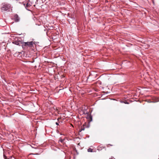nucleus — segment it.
I'll use <instances>...</instances> for the list:
<instances>
[{
	"mask_svg": "<svg viewBox=\"0 0 159 159\" xmlns=\"http://www.w3.org/2000/svg\"><path fill=\"white\" fill-rule=\"evenodd\" d=\"M2 5L1 10L2 12L10 11L11 9V5L10 4L4 3L2 4Z\"/></svg>",
	"mask_w": 159,
	"mask_h": 159,
	"instance_id": "nucleus-1",
	"label": "nucleus"
},
{
	"mask_svg": "<svg viewBox=\"0 0 159 159\" xmlns=\"http://www.w3.org/2000/svg\"><path fill=\"white\" fill-rule=\"evenodd\" d=\"M24 5L27 10L28 11L30 10L29 9L31 7V4L29 0H26L25 2L24 3Z\"/></svg>",
	"mask_w": 159,
	"mask_h": 159,
	"instance_id": "nucleus-2",
	"label": "nucleus"
},
{
	"mask_svg": "<svg viewBox=\"0 0 159 159\" xmlns=\"http://www.w3.org/2000/svg\"><path fill=\"white\" fill-rule=\"evenodd\" d=\"M34 45V43L33 41L30 42H24L23 43V46L25 47H32Z\"/></svg>",
	"mask_w": 159,
	"mask_h": 159,
	"instance_id": "nucleus-3",
	"label": "nucleus"
},
{
	"mask_svg": "<svg viewBox=\"0 0 159 159\" xmlns=\"http://www.w3.org/2000/svg\"><path fill=\"white\" fill-rule=\"evenodd\" d=\"M89 124H86L85 123L84 124L83 126H81L80 130V131L81 132L82 130H84L85 128H89Z\"/></svg>",
	"mask_w": 159,
	"mask_h": 159,
	"instance_id": "nucleus-4",
	"label": "nucleus"
},
{
	"mask_svg": "<svg viewBox=\"0 0 159 159\" xmlns=\"http://www.w3.org/2000/svg\"><path fill=\"white\" fill-rule=\"evenodd\" d=\"M13 19L15 22H17L19 21L20 18L17 14H15L14 16Z\"/></svg>",
	"mask_w": 159,
	"mask_h": 159,
	"instance_id": "nucleus-5",
	"label": "nucleus"
},
{
	"mask_svg": "<svg viewBox=\"0 0 159 159\" xmlns=\"http://www.w3.org/2000/svg\"><path fill=\"white\" fill-rule=\"evenodd\" d=\"M87 151L88 152H93V149L91 148H89L88 149Z\"/></svg>",
	"mask_w": 159,
	"mask_h": 159,
	"instance_id": "nucleus-6",
	"label": "nucleus"
},
{
	"mask_svg": "<svg viewBox=\"0 0 159 159\" xmlns=\"http://www.w3.org/2000/svg\"><path fill=\"white\" fill-rule=\"evenodd\" d=\"M88 118L89 119V120L90 121V122L92 121V116L91 115L88 117Z\"/></svg>",
	"mask_w": 159,
	"mask_h": 159,
	"instance_id": "nucleus-7",
	"label": "nucleus"
},
{
	"mask_svg": "<svg viewBox=\"0 0 159 159\" xmlns=\"http://www.w3.org/2000/svg\"><path fill=\"white\" fill-rule=\"evenodd\" d=\"M64 141V140L62 139H60L59 140V142H60L61 143H63Z\"/></svg>",
	"mask_w": 159,
	"mask_h": 159,
	"instance_id": "nucleus-8",
	"label": "nucleus"
},
{
	"mask_svg": "<svg viewBox=\"0 0 159 159\" xmlns=\"http://www.w3.org/2000/svg\"><path fill=\"white\" fill-rule=\"evenodd\" d=\"M101 148V149H102V148H104V147H102H102H99H99H98V148Z\"/></svg>",
	"mask_w": 159,
	"mask_h": 159,
	"instance_id": "nucleus-9",
	"label": "nucleus"
},
{
	"mask_svg": "<svg viewBox=\"0 0 159 159\" xmlns=\"http://www.w3.org/2000/svg\"><path fill=\"white\" fill-rule=\"evenodd\" d=\"M109 146H113V145H111V144H108V145H107V147H109Z\"/></svg>",
	"mask_w": 159,
	"mask_h": 159,
	"instance_id": "nucleus-10",
	"label": "nucleus"
},
{
	"mask_svg": "<svg viewBox=\"0 0 159 159\" xmlns=\"http://www.w3.org/2000/svg\"><path fill=\"white\" fill-rule=\"evenodd\" d=\"M56 124L57 125H59V123L58 122H56Z\"/></svg>",
	"mask_w": 159,
	"mask_h": 159,
	"instance_id": "nucleus-11",
	"label": "nucleus"
},
{
	"mask_svg": "<svg viewBox=\"0 0 159 159\" xmlns=\"http://www.w3.org/2000/svg\"><path fill=\"white\" fill-rule=\"evenodd\" d=\"M110 159H115V158H114V157H112L111 158H110Z\"/></svg>",
	"mask_w": 159,
	"mask_h": 159,
	"instance_id": "nucleus-12",
	"label": "nucleus"
},
{
	"mask_svg": "<svg viewBox=\"0 0 159 159\" xmlns=\"http://www.w3.org/2000/svg\"><path fill=\"white\" fill-rule=\"evenodd\" d=\"M157 102H158V101H159V98H157Z\"/></svg>",
	"mask_w": 159,
	"mask_h": 159,
	"instance_id": "nucleus-13",
	"label": "nucleus"
}]
</instances>
